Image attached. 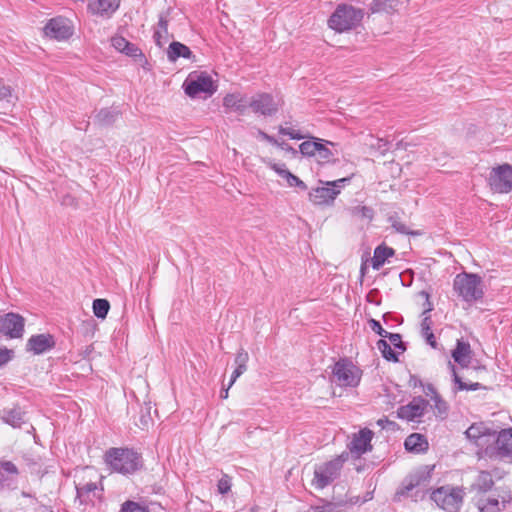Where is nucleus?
<instances>
[{
	"label": "nucleus",
	"instance_id": "15",
	"mask_svg": "<svg viewBox=\"0 0 512 512\" xmlns=\"http://www.w3.org/2000/svg\"><path fill=\"white\" fill-rule=\"evenodd\" d=\"M339 195V190L332 186L322 184L316 188H312L308 194L309 200L318 206H329L333 204L336 197Z\"/></svg>",
	"mask_w": 512,
	"mask_h": 512
},
{
	"label": "nucleus",
	"instance_id": "57",
	"mask_svg": "<svg viewBox=\"0 0 512 512\" xmlns=\"http://www.w3.org/2000/svg\"><path fill=\"white\" fill-rule=\"evenodd\" d=\"M422 387L424 389V393L426 394V396H429L432 399H435L437 396H439L435 387L432 384H427L425 386L423 385Z\"/></svg>",
	"mask_w": 512,
	"mask_h": 512
},
{
	"label": "nucleus",
	"instance_id": "54",
	"mask_svg": "<svg viewBox=\"0 0 512 512\" xmlns=\"http://www.w3.org/2000/svg\"><path fill=\"white\" fill-rule=\"evenodd\" d=\"M258 136L272 145L283 146V143H279L273 136L268 135L262 130H258Z\"/></svg>",
	"mask_w": 512,
	"mask_h": 512
},
{
	"label": "nucleus",
	"instance_id": "27",
	"mask_svg": "<svg viewBox=\"0 0 512 512\" xmlns=\"http://www.w3.org/2000/svg\"><path fill=\"white\" fill-rule=\"evenodd\" d=\"M153 38L156 45L160 48L163 47L168 41V19L162 14L159 16L158 26L154 31Z\"/></svg>",
	"mask_w": 512,
	"mask_h": 512
},
{
	"label": "nucleus",
	"instance_id": "12",
	"mask_svg": "<svg viewBox=\"0 0 512 512\" xmlns=\"http://www.w3.org/2000/svg\"><path fill=\"white\" fill-rule=\"evenodd\" d=\"M373 432L367 428L354 434L352 440L347 445L350 453L355 458H360L364 453L372 450L371 440Z\"/></svg>",
	"mask_w": 512,
	"mask_h": 512
},
{
	"label": "nucleus",
	"instance_id": "63",
	"mask_svg": "<svg viewBox=\"0 0 512 512\" xmlns=\"http://www.w3.org/2000/svg\"><path fill=\"white\" fill-rule=\"evenodd\" d=\"M229 388H230V387L228 386V388H227V389H225V390H222V391H221V395H220V396H221V398L226 399V398L228 397V390H229Z\"/></svg>",
	"mask_w": 512,
	"mask_h": 512
},
{
	"label": "nucleus",
	"instance_id": "22",
	"mask_svg": "<svg viewBox=\"0 0 512 512\" xmlns=\"http://www.w3.org/2000/svg\"><path fill=\"white\" fill-rule=\"evenodd\" d=\"M452 358L461 367H468L471 358L470 344L462 340H457L456 348L452 351Z\"/></svg>",
	"mask_w": 512,
	"mask_h": 512
},
{
	"label": "nucleus",
	"instance_id": "24",
	"mask_svg": "<svg viewBox=\"0 0 512 512\" xmlns=\"http://www.w3.org/2000/svg\"><path fill=\"white\" fill-rule=\"evenodd\" d=\"M404 446L407 451L420 453L428 449V442L422 434L413 433L405 439Z\"/></svg>",
	"mask_w": 512,
	"mask_h": 512
},
{
	"label": "nucleus",
	"instance_id": "33",
	"mask_svg": "<svg viewBox=\"0 0 512 512\" xmlns=\"http://www.w3.org/2000/svg\"><path fill=\"white\" fill-rule=\"evenodd\" d=\"M431 317L425 316L421 322V332L422 336L426 338V341L429 345H431L433 348L436 347V340L435 336L431 330Z\"/></svg>",
	"mask_w": 512,
	"mask_h": 512
},
{
	"label": "nucleus",
	"instance_id": "39",
	"mask_svg": "<svg viewBox=\"0 0 512 512\" xmlns=\"http://www.w3.org/2000/svg\"><path fill=\"white\" fill-rule=\"evenodd\" d=\"M421 476L414 475L406 479L401 489L397 492L398 495L407 496L411 490L420 484Z\"/></svg>",
	"mask_w": 512,
	"mask_h": 512
},
{
	"label": "nucleus",
	"instance_id": "28",
	"mask_svg": "<svg viewBox=\"0 0 512 512\" xmlns=\"http://www.w3.org/2000/svg\"><path fill=\"white\" fill-rule=\"evenodd\" d=\"M119 111L115 108H103L94 116V122L100 126L112 125L118 118Z\"/></svg>",
	"mask_w": 512,
	"mask_h": 512
},
{
	"label": "nucleus",
	"instance_id": "50",
	"mask_svg": "<svg viewBox=\"0 0 512 512\" xmlns=\"http://www.w3.org/2000/svg\"><path fill=\"white\" fill-rule=\"evenodd\" d=\"M123 53H125L127 56H130L133 58H136L138 56H140V57L143 56L141 50L136 45H134L133 43H130V42H128V46H127V48H125Z\"/></svg>",
	"mask_w": 512,
	"mask_h": 512
},
{
	"label": "nucleus",
	"instance_id": "64",
	"mask_svg": "<svg viewBox=\"0 0 512 512\" xmlns=\"http://www.w3.org/2000/svg\"><path fill=\"white\" fill-rule=\"evenodd\" d=\"M365 272H366V265H365V264H362V265H361V268H360L361 278H363V277H364Z\"/></svg>",
	"mask_w": 512,
	"mask_h": 512
},
{
	"label": "nucleus",
	"instance_id": "44",
	"mask_svg": "<svg viewBox=\"0 0 512 512\" xmlns=\"http://www.w3.org/2000/svg\"><path fill=\"white\" fill-rule=\"evenodd\" d=\"M386 338L389 339V341L391 342V344L397 348V349H400L402 351H405L406 350V347H405V344L403 343L402 341V338H401V335L398 334V333H390L388 332V334L386 335Z\"/></svg>",
	"mask_w": 512,
	"mask_h": 512
},
{
	"label": "nucleus",
	"instance_id": "1",
	"mask_svg": "<svg viewBox=\"0 0 512 512\" xmlns=\"http://www.w3.org/2000/svg\"><path fill=\"white\" fill-rule=\"evenodd\" d=\"M278 131L282 135L289 136L294 140H301L308 138L299 130L290 127L279 126ZM337 144L328 140L309 136V140L302 142L299 145V152L305 157H314L317 163L323 165L328 163H335L337 161L338 150Z\"/></svg>",
	"mask_w": 512,
	"mask_h": 512
},
{
	"label": "nucleus",
	"instance_id": "55",
	"mask_svg": "<svg viewBox=\"0 0 512 512\" xmlns=\"http://www.w3.org/2000/svg\"><path fill=\"white\" fill-rule=\"evenodd\" d=\"M433 400L435 402V408L438 410L440 414H444L447 412V404L440 398V396H437Z\"/></svg>",
	"mask_w": 512,
	"mask_h": 512
},
{
	"label": "nucleus",
	"instance_id": "25",
	"mask_svg": "<svg viewBox=\"0 0 512 512\" xmlns=\"http://www.w3.org/2000/svg\"><path fill=\"white\" fill-rule=\"evenodd\" d=\"M510 501V496L507 499L503 497L501 502L496 498L481 499L478 502V508L481 512H500Z\"/></svg>",
	"mask_w": 512,
	"mask_h": 512
},
{
	"label": "nucleus",
	"instance_id": "62",
	"mask_svg": "<svg viewBox=\"0 0 512 512\" xmlns=\"http://www.w3.org/2000/svg\"><path fill=\"white\" fill-rule=\"evenodd\" d=\"M235 370H237L242 375L247 370V365H236Z\"/></svg>",
	"mask_w": 512,
	"mask_h": 512
},
{
	"label": "nucleus",
	"instance_id": "59",
	"mask_svg": "<svg viewBox=\"0 0 512 512\" xmlns=\"http://www.w3.org/2000/svg\"><path fill=\"white\" fill-rule=\"evenodd\" d=\"M425 296H426V304H427V307L426 309L424 310L423 312V315L429 313L431 310H432V304L431 302L429 301V294L426 293V292H422Z\"/></svg>",
	"mask_w": 512,
	"mask_h": 512
},
{
	"label": "nucleus",
	"instance_id": "34",
	"mask_svg": "<svg viewBox=\"0 0 512 512\" xmlns=\"http://www.w3.org/2000/svg\"><path fill=\"white\" fill-rule=\"evenodd\" d=\"M151 410L152 407L149 403H145V405L141 407L138 426L143 430L148 429L153 425Z\"/></svg>",
	"mask_w": 512,
	"mask_h": 512
},
{
	"label": "nucleus",
	"instance_id": "9",
	"mask_svg": "<svg viewBox=\"0 0 512 512\" xmlns=\"http://www.w3.org/2000/svg\"><path fill=\"white\" fill-rule=\"evenodd\" d=\"M280 106L281 100L275 99L269 93H258L249 100V108H251L255 114L262 116L275 115Z\"/></svg>",
	"mask_w": 512,
	"mask_h": 512
},
{
	"label": "nucleus",
	"instance_id": "10",
	"mask_svg": "<svg viewBox=\"0 0 512 512\" xmlns=\"http://www.w3.org/2000/svg\"><path fill=\"white\" fill-rule=\"evenodd\" d=\"M183 87L185 93L192 98L199 96L201 93L211 96L216 91L212 78L205 73H201L195 78L190 75L185 80Z\"/></svg>",
	"mask_w": 512,
	"mask_h": 512
},
{
	"label": "nucleus",
	"instance_id": "40",
	"mask_svg": "<svg viewBox=\"0 0 512 512\" xmlns=\"http://www.w3.org/2000/svg\"><path fill=\"white\" fill-rule=\"evenodd\" d=\"M347 506V502H327L322 507L319 508L320 512H343L345 507Z\"/></svg>",
	"mask_w": 512,
	"mask_h": 512
},
{
	"label": "nucleus",
	"instance_id": "36",
	"mask_svg": "<svg viewBox=\"0 0 512 512\" xmlns=\"http://www.w3.org/2000/svg\"><path fill=\"white\" fill-rule=\"evenodd\" d=\"M16 96H13L12 90L9 86L0 83V102L4 109H8L15 104Z\"/></svg>",
	"mask_w": 512,
	"mask_h": 512
},
{
	"label": "nucleus",
	"instance_id": "8",
	"mask_svg": "<svg viewBox=\"0 0 512 512\" xmlns=\"http://www.w3.org/2000/svg\"><path fill=\"white\" fill-rule=\"evenodd\" d=\"M489 185L494 192L509 193L512 190V166L503 164L493 168L489 176Z\"/></svg>",
	"mask_w": 512,
	"mask_h": 512
},
{
	"label": "nucleus",
	"instance_id": "47",
	"mask_svg": "<svg viewBox=\"0 0 512 512\" xmlns=\"http://www.w3.org/2000/svg\"><path fill=\"white\" fill-rule=\"evenodd\" d=\"M128 42L124 37L122 36H114L112 37L111 39V43H112V46L123 53V51L125 50V48H127L128 46Z\"/></svg>",
	"mask_w": 512,
	"mask_h": 512
},
{
	"label": "nucleus",
	"instance_id": "29",
	"mask_svg": "<svg viewBox=\"0 0 512 512\" xmlns=\"http://www.w3.org/2000/svg\"><path fill=\"white\" fill-rule=\"evenodd\" d=\"M491 431L484 423H473L466 431V437L475 443L483 436L491 435Z\"/></svg>",
	"mask_w": 512,
	"mask_h": 512
},
{
	"label": "nucleus",
	"instance_id": "31",
	"mask_svg": "<svg viewBox=\"0 0 512 512\" xmlns=\"http://www.w3.org/2000/svg\"><path fill=\"white\" fill-rule=\"evenodd\" d=\"M398 2V0H373L371 3V11L373 13H391L396 9Z\"/></svg>",
	"mask_w": 512,
	"mask_h": 512
},
{
	"label": "nucleus",
	"instance_id": "7",
	"mask_svg": "<svg viewBox=\"0 0 512 512\" xmlns=\"http://www.w3.org/2000/svg\"><path fill=\"white\" fill-rule=\"evenodd\" d=\"M332 373L339 386L356 387L361 379V370L348 359L337 361Z\"/></svg>",
	"mask_w": 512,
	"mask_h": 512
},
{
	"label": "nucleus",
	"instance_id": "23",
	"mask_svg": "<svg viewBox=\"0 0 512 512\" xmlns=\"http://www.w3.org/2000/svg\"><path fill=\"white\" fill-rule=\"evenodd\" d=\"M395 255V250L391 247L386 246L385 244H381L377 246L374 250V255L372 258V268L374 270H379L388 258Z\"/></svg>",
	"mask_w": 512,
	"mask_h": 512
},
{
	"label": "nucleus",
	"instance_id": "20",
	"mask_svg": "<svg viewBox=\"0 0 512 512\" xmlns=\"http://www.w3.org/2000/svg\"><path fill=\"white\" fill-rule=\"evenodd\" d=\"M498 454L503 457L512 456V429L501 430L496 438Z\"/></svg>",
	"mask_w": 512,
	"mask_h": 512
},
{
	"label": "nucleus",
	"instance_id": "41",
	"mask_svg": "<svg viewBox=\"0 0 512 512\" xmlns=\"http://www.w3.org/2000/svg\"><path fill=\"white\" fill-rule=\"evenodd\" d=\"M283 179L286 180L288 186H290V187H297L302 191L307 190V185L300 178H298L296 175H294L290 171H288L286 173V175L284 176Z\"/></svg>",
	"mask_w": 512,
	"mask_h": 512
},
{
	"label": "nucleus",
	"instance_id": "53",
	"mask_svg": "<svg viewBox=\"0 0 512 512\" xmlns=\"http://www.w3.org/2000/svg\"><path fill=\"white\" fill-rule=\"evenodd\" d=\"M249 360V355L244 349H240L235 357V364L236 365H247V362Z\"/></svg>",
	"mask_w": 512,
	"mask_h": 512
},
{
	"label": "nucleus",
	"instance_id": "17",
	"mask_svg": "<svg viewBox=\"0 0 512 512\" xmlns=\"http://www.w3.org/2000/svg\"><path fill=\"white\" fill-rule=\"evenodd\" d=\"M76 487V500L81 505H86L93 502L94 498L98 496V486L93 481H78L75 482Z\"/></svg>",
	"mask_w": 512,
	"mask_h": 512
},
{
	"label": "nucleus",
	"instance_id": "4",
	"mask_svg": "<svg viewBox=\"0 0 512 512\" xmlns=\"http://www.w3.org/2000/svg\"><path fill=\"white\" fill-rule=\"evenodd\" d=\"M348 458L349 453L343 452L328 462L315 465L314 478L311 482L312 486L321 490L330 485L339 477L343 464Z\"/></svg>",
	"mask_w": 512,
	"mask_h": 512
},
{
	"label": "nucleus",
	"instance_id": "61",
	"mask_svg": "<svg viewBox=\"0 0 512 512\" xmlns=\"http://www.w3.org/2000/svg\"><path fill=\"white\" fill-rule=\"evenodd\" d=\"M282 143H283V146H280L282 149H285L286 151L292 153L293 155L297 154V151L292 146L285 144L284 142H282Z\"/></svg>",
	"mask_w": 512,
	"mask_h": 512
},
{
	"label": "nucleus",
	"instance_id": "26",
	"mask_svg": "<svg viewBox=\"0 0 512 512\" xmlns=\"http://www.w3.org/2000/svg\"><path fill=\"white\" fill-rule=\"evenodd\" d=\"M192 56L190 48L183 43L174 41L169 45L167 57L171 62H175L180 57L190 59Z\"/></svg>",
	"mask_w": 512,
	"mask_h": 512
},
{
	"label": "nucleus",
	"instance_id": "46",
	"mask_svg": "<svg viewBox=\"0 0 512 512\" xmlns=\"http://www.w3.org/2000/svg\"><path fill=\"white\" fill-rule=\"evenodd\" d=\"M350 179H351L350 177H344V178H340V179H337V180H334V181H326V182H324V181L320 180L319 183L332 186L333 188L339 190V193H340L341 189L344 188L345 185L350 182Z\"/></svg>",
	"mask_w": 512,
	"mask_h": 512
},
{
	"label": "nucleus",
	"instance_id": "6",
	"mask_svg": "<svg viewBox=\"0 0 512 512\" xmlns=\"http://www.w3.org/2000/svg\"><path fill=\"white\" fill-rule=\"evenodd\" d=\"M464 495L462 488L446 485L434 490L431 499L446 512H458L463 503Z\"/></svg>",
	"mask_w": 512,
	"mask_h": 512
},
{
	"label": "nucleus",
	"instance_id": "38",
	"mask_svg": "<svg viewBox=\"0 0 512 512\" xmlns=\"http://www.w3.org/2000/svg\"><path fill=\"white\" fill-rule=\"evenodd\" d=\"M389 223L391 224L392 228L400 234L404 235H413L415 234L412 232L405 223H403L398 215V213H394L389 216L388 218Z\"/></svg>",
	"mask_w": 512,
	"mask_h": 512
},
{
	"label": "nucleus",
	"instance_id": "45",
	"mask_svg": "<svg viewBox=\"0 0 512 512\" xmlns=\"http://www.w3.org/2000/svg\"><path fill=\"white\" fill-rule=\"evenodd\" d=\"M352 213L354 215H359L362 218L372 219L373 218V210L367 206H356L352 208Z\"/></svg>",
	"mask_w": 512,
	"mask_h": 512
},
{
	"label": "nucleus",
	"instance_id": "2",
	"mask_svg": "<svg viewBox=\"0 0 512 512\" xmlns=\"http://www.w3.org/2000/svg\"><path fill=\"white\" fill-rule=\"evenodd\" d=\"M104 461L112 472L133 475L143 468V458L133 448L112 447L104 454Z\"/></svg>",
	"mask_w": 512,
	"mask_h": 512
},
{
	"label": "nucleus",
	"instance_id": "37",
	"mask_svg": "<svg viewBox=\"0 0 512 512\" xmlns=\"http://www.w3.org/2000/svg\"><path fill=\"white\" fill-rule=\"evenodd\" d=\"M377 348L381 352L383 358L388 361L398 362V355L385 339H380L377 342Z\"/></svg>",
	"mask_w": 512,
	"mask_h": 512
},
{
	"label": "nucleus",
	"instance_id": "19",
	"mask_svg": "<svg viewBox=\"0 0 512 512\" xmlns=\"http://www.w3.org/2000/svg\"><path fill=\"white\" fill-rule=\"evenodd\" d=\"M223 106L228 110L244 115L249 107V101L241 94L231 93L223 98Z\"/></svg>",
	"mask_w": 512,
	"mask_h": 512
},
{
	"label": "nucleus",
	"instance_id": "51",
	"mask_svg": "<svg viewBox=\"0 0 512 512\" xmlns=\"http://www.w3.org/2000/svg\"><path fill=\"white\" fill-rule=\"evenodd\" d=\"M267 165L269 168H271L273 171H275L282 178H284L286 173L289 171L288 169H286L285 164H277V163L268 161Z\"/></svg>",
	"mask_w": 512,
	"mask_h": 512
},
{
	"label": "nucleus",
	"instance_id": "13",
	"mask_svg": "<svg viewBox=\"0 0 512 512\" xmlns=\"http://www.w3.org/2000/svg\"><path fill=\"white\" fill-rule=\"evenodd\" d=\"M428 406V401L419 397H414L407 405H402L397 409V417L407 421H415L424 415Z\"/></svg>",
	"mask_w": 512,
	"mask_h": 512
},
{
	"label": "nucleus",
	"instance_id": "11",
	"mask_svg": "<svg viewBox=\"0 0 512 512\" xmlns=\"http://www.w3.org/2000/svg\"><path fill=\"white\" fill-rule=\"evenodd\" d=\"M24 318L16 313H7L0 318V333L10 337H22L24 332Z\"/></svg>",
	"mask_w": 512,
	"mask_h": 512
},
{
	"label": "nucleus",
	"instance_id": "48",
	"mask_svg": "<svg viewBox=\"0 0 512 512\" xmlns=\"http://www.w3.org/2000/svg\"><path fill=\"white\" fill-rule=\"evenodd\" d=\"M368 323H369L370 328L376 334H378L379 336H381L383 338H386V335L388 334V332L385 329H383V327L381 326L379 321H377L375 319H370Z\"/></svg>",
	"mask_w": 512,
	"mask_h": 512
},
{
	"label": "nucleus",
	"instance_id": "14",
	"mask_svg": "<svg viewBox=\"0 0 512 512\" xmlns=\"http://www.w3.org/2000/svg\"><path fill=\"white\" fill-rule=\"evenodd\" d=\"M56 345L53 335L49 333L32 335L26 343V351L41 355L52 350Z\"/></svg>",
	"mask_w": 512,
	"mask_h": 512
},
{
	"label": "nucleus",
	"instance_id": "32",
	"mask_svg": "<svg viewBox=\"0 0 512 512\" xmlns=\"http://www.w3.org/2000/svg\"><path fill=\"white\" fill-rule=\"evenodd\" d=\"M92 309L97 318L105 319L110 309V303L107 299L98 298L93 301Z\"/></svg>",
	"mask_w": 512,
	"mask_h": 512
},
{
	"label": "nucleus",
	"instance_id": "52",
	"mask_svg": "<svg viewBox=\"0 0 512 512\" xmlns=\"http://www.w3.org/2000/svg\"><path fill=\"white\" fill-rule=\"evenodd\" d=\"M377 425L380 426L382 429H388V430H395L398 425L394 421H390L387 417L380 418L377 421Z\"/></svg>",
	"mask_w": 512,
	"mask_h": 512
},
{
	"label": "nucleus",
	"instance_id": "5",
	"mask_svg": "<svg viewBox=\"0 0 512 512\" xmlns=\"http://www.w3.org/2000/svg\"><path fill=\"white\" fill-rule=\"evenodd\" d=\"M363 18V12L351 5H338L336 10L330 16L328 25L331 29L344 32L352 29L360 23Z\"/></svg>",
	"mask_w": 512,
	"mask_h": 512
},
{
	"label": "nucleus",
	"instance_id": "49",
	"mask_svg": "<svg viewBox=\"0 0 512 512\" xmlns=\"http://www.w3.org/2000/svg\"><path fill=\"white\" fill-rule=\"evenodd\" d=\"M0 468L8 474L18 475V468L11 461H0Z\"/></svg>",
	"mask_w": 512,
	"mask_h": 512
},
{
	"label": "nucleus",
	"instance_id": "18",
	"mask_svg": "<svg viewBox=\"0 0 512 512\" xmlns=\"http://www.w3.org/2000/svg\"><path fill=\"white\" fill-rule=\"evenodd\" d=\"M119 0H90L88 8L92 14L110 17L119 7Z\"/></svg>",
	"mask_w": 512,
	"mask_h": 512
},
{
	"label": "nucleus",
	"instance_id": "58",
	"mask_svg": "<svg viewBox=\"0 0 512 512\" xmlns=\"http://www.w3.org/2000/svg\"><path fill=\"white\" fill-rule=\"evenodd\" d=\"M409 385L413 388L422 387L423 382L416 375H410Z\"/></svg>",
	"mask_w": 512,
	"mask_h": 512
},
{
	"label": "nucleus",
	"instance_id": "60",
	"mask_svg": "<svg viewBox=\"0 0 512 512\" xmlns=\"http://www.w3.org/2000/svg\"><path fill=\"white\" fill-rule=\"evenodd\" d=\"M240 376H241V373H239L237 370H234L231 375L229 387H231L234 384V382L237 380V378H239Z\"/></svg>",
	"mask_w": 512,
	"mask_h": 512
},
{
	"label": "nucleus",
	"instance_id": "35",
	"mask_svg": "<svg viewBox=\"0 0 512 512\" xmlns=\"http://www.w3.org/2000/svg\"><path fill=\"white\" fill-rule=\"evenodd\" d=\"M449 367L453 373L454 382L457 385L458 390L475 391L482 387L481 384L478 382L471 383V384H467V383L463 382L462 379L457 375L455 366L451 362H449Z\"/></svg>",
	"mask_w": 512,
	"mask_h": 512
},
{
	"label": "nucleus",
	"instance_id": "42",
	"mask_svg": "<svg viewBox=\"0 0 512 512\" xmlns=\"http://www.w3.org/2000/svg\"><path fill=\"white\" fill-rule=\"evenodd\" d=\"M119 512H148L147 508L134 501H126Z\"/></svg>",
	"mask_w": 512,
	"mask_h": 512
},
{
	"label": "nucleus",
	"instance_id": "56",
	"mask_svg": "<svg viewBox=\"0 0 512 512\" xmlns=\"http://www.w3.org/2000/svg\"><path fill=\"white\" fill-rule=\"evenodd\" d=\"M11 351L7 348H0V367L11 359Z\"/></svg>",
	"mask_w": 512,
	"mask_h": 512
},
{
	"label": "nucleus",
	"instance_id": "21",
	"mask_svg": "<svg viewBox=\"0 0 512 512\" xmlns=\"http://www.w3.org/2000/svg\"><path fill=\"white\" fill-rule=\"evenodd\" d=\"M0 418L2 421L13 428H20L24 421V412L20 407L4 408Z\"/></svg>",
	"mask_w": 512,
	"mask_h": 512
},
{
	"label": "nucleus",
	"instance_id": "43",
	"mask_svg": "<svg viewBox=\"0 0 512 512\" xmlns=\"http://www.w3.org/2000/svg\"><path fill=\"white\" fill-rule=\"evenodd\" d=\"M218 492L220 494H227L231 489V478L224 474L217 484Z\"/></svg>",
	"mask_w": 512,
	"mask_h": 512
},
{
	"label": "nucleus",
	"instance_id": "3",
	"mask_svg": "<svg viewBox=\"0 0 512 512\" xmlns=\"http://www.w3.org/2000/svg\"><path fill=\"white\" fill-rule=\"evenodd\" d=\"M453 289L468 303L476 302L484 295L482 278L474 273L457 274L453 281Z\"/></svg>",
	"mask_w": 512,
	"mask_h": 512
},
{
	"label": "nucleus",
	"instance_id": "30",
	"mask_svg": "<svg viewBox=\"0 0 512 512\" xmlns=\"http://www.w3.org/2000/svg\"><path fill=\"white\" fill-rule=\"evenodd\" d=\"M493 485L494 481L491 473L488 471H481L478 474L472 487L478 492H487L492 488Z\"/></svg>",
	"mask_w": 512,
	"mask_h": 512
},
{
	"label": "nucleus",
	"instance_id": "16",
	"mask_svg": "<svg viewBox=\"0 0 512 512\" xmlns=\"http://www.w3.org/2000/svg\"><path fill=\"white\" fill-rule=\"evenodd\" d=\"M44 33L50 38L64 40L72 35V29L67 19L62 17L52 18L44 27Z\"/></svg>",
	"mask_w": 512,
	"mask_h": 512
}]
</instances>
